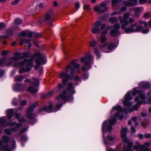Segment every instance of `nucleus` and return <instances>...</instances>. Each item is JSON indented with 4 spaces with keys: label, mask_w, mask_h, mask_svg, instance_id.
Instances as JSON below:
<instances>
[{
    "label": "nucleus",
    "mask_w": 151,
    "mask_h": 151,
    "mask_svg": "<svg viewBox=\"0 0 151 151\" xmlns=\"http://www.w3.org/2000/svg\"><path fill=\"white\" fill-rule=\"evenodd\" d=\"M32 84L35 85H38L40 84L39 81L37 78H32Z\"/></svg>",
    "instance_id": "obj_26"
},
{
    "label": "nucleus",
    "mask_w": 151,
    "mask_h": 151,
    "mask_svg": "<svg viewBox=\"0 0 151 151\" xmlns=\"http://www.w3.org/2000/svg\"><path fill=\"white\" fill-rule=\"evenodd\" d=\"M137 24H138L137 23V22H136L132 24L131 25V26H130V27L132 28H134L133 27L136 26L137 25Z\"/></svg>",
    "instance_id": "obj_59"
},
{
    "label": "nucleus",
    "mask_w": 151,
    "mask_h": 151,
    "mask_svg": "<svg viewBox=\"0 0 151 151\" xmlns=\"http://www.w3.org/2000/svg\"><path fill=\"white\" fill-rule=\"evenodd\" d=\"M26 103L27 101L25 100H24L21 102L20 104L21 106H24L26 104Z\"/></svg>",
    "instance_id": "obj_60"
},
{
    "label": "nucleus",
    "mask_w": 151,
    "mask_h": 151,
    "mask_svg": "<svg viewBox=\"0 0 151 151\" xmlns=\"http://www.w3.org/2000/svg\"><path fill=\"white\" fill-rule=\"evenodd\" d=\"M25 82H28V84H32V81L30 80V79H27L25 81Z\"/></svg>",
    "instance_id": "obj_58"
},
{
    "label": "nucleus",
    "mask_w": 151,
    "mask_h": 151,
    "mask_svg": "<svg viewBox=\"0 0 151 151\" xmlns=\"http://www.w3.org/2000/svg\"><path fill=\"white\" fill-rule=\"evenodd\" d=\"M106 2L105 1H104L99 4V6L101 8H103L106 7Z\"/></svg>",
    "instance_id": "obj_44"
},
{
    "label": "nucleus",
    "mask_w": 151,
    "mask_h": 151,
    "mask_svg": "<svg viewBox=\"0 0 151 151\" xmlns=\"http://www.w3.org/2000/svg\"><path fill=\"white\" fill-rule=\"evenodd\" d=\"M97 44L96 42L95 41H93L91 42L90 45L92 47H95Z\"/></svg>",
    "instance_id": "obj_41"
},
{
    "label": "nucleus",
    "mask_w": 151,
    "mask_h": 151,
    "mask_svg": "<svg viewBox=\"0 0 151 151\" xmlns=\"http://www.w3.org/2000/svg\"><path fill=\"white\" fill-rule=\"evenodd\" d=\"M109 21L111 23H114L117 22V19L115 17H112L109 19Z\"/></svg>",
    "instance_id": "obj_29"
},
{
    "label": "nucleus",
    "mask_w": 151,
    "mask_h": 151,
    "mask_svg": "<svg viewBox=\"0 0 151 151\" xmlns=\"http://www.w3.org/2000/svg\"><path fill=\"white\" fill-rule=\"evenodd\" d=\"M6 59L5 58H3L0 59V65H2L5 62Z\"/></svg>",
    "instance_id": "obj_42"
},
{
    "label": "nucleus",
    "mask_w": 151,
    "mask_h": 151,
    "mask_svg": "<svg viewBox=\"0 0 151 151\" xmlns=\"http://www.w3.org/2000/svg\"><path fill=\"white\" fill-rule=\"evenodd\" d=\"M34 36L35 37L37 38H38L41 36V34L39 33H36L34 32Z\"/></svg>",
    "instance_id": "obj_46"
},
{
    "label": "nucleus",
    "mask_w": 151,
    "mask_h": 151,
    "mask_svg": "<svg viewBox=\"0 0 151 151\" xmlns=\"http://www.w3.org/2000/svg\"><path fill=\"white\" fill-rule=\"evenodd\" d=\"M27 139V138L26 135H22L21 137V139L22 141H26Z\"/></svg>",
    "instance_id": "obj_43"
},
{
    "label": "nucleus",
    "mask_w": 151,
    "mask_h": 151,
    "mask_svg": "<svg viewBox=\"0 0 151 151\" xmlns=\"http://www.w3.org/2000/svg\"><path fill=\"white\" fill-rule=\"evenodd\" d=\"M24 86H14L13 88L14 91L17 92L22 91L24 90L23 88Z\"/></svg>",
    "instance_id": "obj_20"
},
{
    "label": "nucleus",
    "mask_w": 151,
    "mask_h": 151,
    "mask_svg": "<svg viewBox=\"0 0 151 151\" xmlns=\"http://www.w3.org/2000/svg\"><path fill=\"white\" fill-rule=\"evenodd\" d=\"M100 39L101 42L102 43H104L106 41V38L105 37H104L103 35H101Z\"/></svg>",
    "instance_id": "obj_45"
},
{
    "label": "nucleus",
    "mask_w": 151,
    "mask_h": 151,
    "mask_svg": "<svg viewBox=\"0 0 151 151\" xmlns=\"http://www.w3.org/2000/svg\"><path fill=\"white\" fill-rule=\"evenodd\" d=\"M75 69L70 65H69L66 67L65 71H62L59 73V77L61 79L63 84L65 85L69 80L72 81L74 79L75 81L79 79L78 76H75Z\"/></svg>",
    "instance_id": "obj_4"
},
{
    "label": "nucleus",
    "mask_w": 151,
    "mask_h": 151,
    "mask_svg": "<svg viewBox=\"0 0 151 151\" xmlns=\"http://www.w3.org/2000/svg\"><path fill=\"white\" fill-rule=\"evenodd\" d=\"M9 142H10L11 144V149H14L16 147L15 140L13 139L11 140L9 137L6 135L3 136L2 139L0 140V146H1L0 151H11L8 144Z\"/></svg>",
    "instance_id": "obj_5"
},
{
    "label": "nucleus",
    "mask_w": 151,
    "mask_h": 151,
    "mask_svg": "<svg viewBox=\"0 0 151 151\" xmlns=\"http://www.w3.org/2000/svg\"><path fill=\"white\" fill-rule=\"evenodd\" d=\"M128 131L127 128H122L121 130V135L123 142L124 144L123 145V151H133L132 148L133 146V143L129 140L127 137V135ZM150 145V144L148 142H146L143 145H140L138 142H137L135 145L133 146L134 149L138 150L139 149L140 150L138 151H149V149L148 147Z\"/></svg>",
    "instance_id": "obj_3"
},
{
    "label": "nucleus",
    "mask_w": 151,
    "mask_h": 151,
    "mask_svg": "<svg viewBox=\"0 0 151 151\" xmlns=\"http://www.w3.org/2000/svg\"><path fill=\"white\" fill-rule=\"evenodd\" d=\"M104 142L106 147H107L109 145V143L108 142L107 140L104 137Z\"/></svg>",
    "instance_id": "obj_52"
},
{
    "label": "nucleus",
    "mask_w": 151,
    "mask_h": 151,
    "mask_svg": "<svg viewBox=\"0 0 151 151\" xmlns=\"http://www.w3.org/2000/svg\"><path fill=\"white\" fill-rule=\"evenodd\" d=\"M6 115L9 120L10 119L14 114V112L13 109H10L7 110L6 111Z\"/></svg>",
    "instance_id": "obj_14"
},
{
    "label": "nucleus",
    "mask_w": 151,
    "mask_h": 151,
    "mask_svg": "<svg viewBox=\"0 0 151 151\" xmlns=\"http://www.w3.org/2000/svg\"><path fill=\"white\" fill-rule=\"evenodd\" d=\"M123 104L125 108L124 110L119 105L114 106L111 112L115 111L113 117L104 122L102 125V130L103 134L106 131L111 132L113 125L116 122L118 117L120 115L119 119L122 120L123 118V114L126 115L128 112L137 111L138 109V104H146L145 94L143 91L134 88L128 91L124 97Z\"/></svg>",
    "instance_id": "obj_1"
},
{
    "label": "nucleus",
    "mask_w": 151,
    "mask_h": 151,
    "mask_svg": "<svg viewBox=\"0 0 151 151\" xmlns=\"http://www.w3.org/2000/svg\"><path fill=\"white\" fill-rule=\"evenodd\" d=\"M92 32L94 34L98 33L100 32V29L99 28L96 27H94L91 29Z\"/></svg>",
    "instance_id": "obj_27"
},
{
    "label": "nucleus",
    "mask_w": 151,
    "mask_h": 151,
    "mask_svg": "<svg viewBox=\"0 0 151 151\" xmlns=\"http://www.w3.org/2000/svg\"><path fill=\"white\" fill-rule=\"evenodd\" d=\"M28 56V54L27 53H24L22 55V59L24 58H27Z\"/></svg>",
    "instance_id": "obj_62"
},
{
    "label": "nucleus",
    "mask_w": 151,
    "mask_h": 151,
    "mask_svg": "<svg viewBox=\"0 0 151 151\" xmlns=\"http://www.w3.org/2000/svg\"><path fill=\"white\" fill-rule=\"evenodd\" d=\"M102 22L101 21H97L95 24V26L97 27H100L101 24Z\"/></svg>",
    "instance_id": "obj_35"
},
{
    "label": "nucleus",
    "mask_w": 151,
    "mask_h": 151,
    "mask_svg": "<svg viewBox=\"0 0 151 151\" xmlns=\"http://www.w3.org/2000/svg\"><path fill=\"white\" fill-rule=\"evenodd\" d=\"M12 104L15 106H17L18 104L17 99L16 98H14L12 100Z\"/></svg>",
    "instance_id": "obj_40"
},
{
    "label": "nucleus",
    "mask_w": 151,
    "mask_h": 151,
    "mask_svg": "<svg viewBox=\"0 0 151 151\" xmlns=\"http://www.w3.org/2000/svg\"><path fill=\"white\" fill-rule=\"evenodd\" d=\"M25 71V69L23 68H22L19 71V73L20 74L22 73Z\"/></svg>",
    "instance_id": "obj_61"
},
{
    "label": "nucleus",
    "mask_w": 151,
    "mask_h": 151,
    "mask_svg": "<svg viewBox=\"0 0 151 151\" xmlns=\"http://www.w3.org/2000/svg\"><path fill=\"white\" fill-rule=\"evenodd\" d=\"M124 29V31L126 33L135 32V31L134 28H132L130 27L127 28H125Z\"/></svg>",
    "instance_id": "obj_22"
},
{
    "label": "nucleus",
    "mask_w": 151,
    "mask_h": 151,
    "mask_svg": "<svg viewBox=\"0 0 151 151\" xmlns=\"http://www.w3.org/2000/svg\"><path fill=\"white\" fill-rule=\"evenodd\" d=\"M22 53L16 52L15 53V56L10 58V60H11L12 59H13L14 61H17L18 60L22 59Z\"/></svg>",
    "instance_id": "obj_13"
},
{
    "label": "nucleus",
    "mask_w": 151,
    "mask_h": 151,
    "mask_svg": "<svg viewBox=\"0 0 151 151\" xmlns=\"http://www.w3.org/2000/svg\"><path fill=\"white\" fill-rule=\"evenodd\" d=\"M151 137V134L148 133V134H145V138H149Z\"/></svg>",
    "instance_id": "obj_63"
},
{
    "label": "nucleus",
    "mask_w": 151,
    "mask_h": 151,
    "mask_svg": "<svg viewBox=\"0 0 151 151\" xmlns=\"http://www.w3.org/2000/svg\"><path fill=\"white\" fill-rule=\"evenodd\" d=\"M19 1V0H15L12 3V5H15L18 3Z\"/></svg>",
    "instance_id": "obj_54"
},
{
    "label": "nucleus",
    "mask_w": 151,
    "mask_h": 151,
    "mask_svg": "<svg viewBox=\"0 0 151 151\" xmlns=\"http://www.w3.org/2000/svg\"><path fill=\"white\" fill-rule=\"evenodd\" d=\"M147 1V0H139V2L140 4H142L145 3Z\"/></svg>",
    "instance_id": "obj_55"
},
{
    "label": "nucleus",
    "mask_w": 151,
    "mask_h": 151,
    "mask_svg": "<svg viewBox=\"0 0 151 151\" xmlns=\"http://www.w3.org/2000/svg\"><path fill=\"white\" fill-rule=\"evenodd\" d=\"M128 1H124L123 4L127 6H132L136 5L138 4V0H127Z\"/></svg>",
    "instance_id": "obj_10"
},
{
    "label": "nucleus",
    "mask_w": 151,
    "mask_h": 151,
    "mask_svg": "<svg viewBox=\"0 0 151 151\" xmlns=\"http://www.w3.org/2000/svg\"><path fill=\"white\" fill-rule=\"evenodd\" d=\"M101 8L100 6H96L94 8V10L96 12L102 13L106 11L108 9L107 7H105L103 9H102Z\"/></svg>",
    "instance_id": "obj_17"
},
{
    "label": "nucleus",
    "mask_w": 151,
    "mask_h": 151,
    "mask_svg": "<svg viewBox=\"0 0 151 151\" xmlns=\"http://www.w3.org/2000/svg\"><path fill=\"white\" fill-rule=\"evenodd\" d=\"M33 59L31 58L29 59H27V63H26V66L27 67L32 66L33 65L32 63Z\"/></svg>",
    "instance_id": "obj_24"
},
{
    "label": "nucleus",
    "mask_w": 151,
    "mask_h": 151,
    "mask_svg": "<svg viewBox=\"0 0 151 151\" xmlns=\"http://www.w3.org/2000/svg\"><path fill=\"white\" fill-rule=\"evenodd\" d=\"M54 91L53 90L51 91L48 93L42 94L41 97L42 98L46 99L47 97L51 96L54 93Z\"/></svg>",
    "instance_id": "obj_18"
},
{
    "label": "nucleus",
    "mask_w": 151,
    "mask_h": 151,
    "mask_svg": "<svg viewBox=\"0 0 151 151\" xmlns=\"http://www.w3.org/2000/svg\"><path fill=\"white\" fill-rule=\"evenodd\" d=\"M37 103H35L32 104L28 108L26 112V116L29 119H32L35 117L36 115L32 114V112L34 110L35 108L37 105Z\"/></svg>",
    "instance_id": "obj_7"
},
{
    "label": "nucleus",
    "mask_w": 151,
    "mask_h": 151,
    "mask_svg": "<svg viewBox=\"0 0 151 151\" xmlns=\"http://www.w3.org/2000/svg\"><path fill=\"white\" fill-rule=\"evenodd\" d=\"M13 120H10L8 122L7 126H9L10 127L16 125L15 127H14L11 129L6 128L4 129V133L5 134L10 135L12 134V132H17L22 125V123L26 121L25 119L22 118L19 119V123L17 124L16 122H13Z\"/></svg>",
    "instance_id": "obj_6"
},
{
    "label": "nucleus",
    "mask_w": 151,
    "mask_h": 151,
    "mask_svg": "<svg viewBox=\"0 0 151 151\" xmlns=\"http://www.w3.org/2000/svg\"><path fill=\"white\" fill-rule=\"evenodd\" d=\"M34 32H29L28 33V35H28V37L29 38L32 37L33 35H34Z\"/></svg>",
    "instance_id": "obj_51"
},
{
    "label": "nucleus",
    "mask_w": 151,
    "mask_h": 151,
    "mask_svg": "<svg viewBox=\"0 0 151 151\" xmlns=\"http://www.w3.org/2000/svg\"><path fill=\"white\" fill-rule=\"evenodd\" d=\"M58 88L59 91L62 92L57 97L56 101H58L57 104L55 108H53L52 102H48L43 108L39 109L40 112L42 111L49 113L57 111L62 107L63 103L73 100L72 95L76 93L73 86H58Z\"/></svg>",
    "instance_id": "obj_2"
},
{
    "label": "nucleus",
    "mask_w": 151,
    "mask_h": 151,
    "mask_svg": "<svg viewBox=\"0 0 151 151\" xmlns=\"http://www.w3.org/2000/svg\"><path fill=\"white\" fill-rule=\"evenodd\" d=\"M52 20V16L50 14L46 13L45 17L44 20L43 22H47L48 24H50L51 26H52V24L50 21Z\"/></svg>",
    "instance_id": "obj_12"
},
{
    "label": "nucleus",
    "mask_w": 151,
    "mask_h": 151,
    "mask_svg": "<svg viewBox=\"0 0 151 151\" xmlns=\"http://www.w3.org/2000/svg\"><path fill=\"white\" fill-rule=\"evenodd\" d=\"M7 34L8 35H11L13 33V32L11 29L9 30L6 32Z\"/></svg>",
    "instance_id": "obj_56"
},
{
    "label": "nucleus",
    "mask_w": 151,
    "mask_h": 151,
    "mask_svg": "<svg viewBox=\"0 0 151 151\" xmlns=\"http://www.w3.org/2000/svg\"><path fill=\"white\" fill-rule=\"evenodd\" d=\"M143 27L141 25L138 26L136 27V29H135V32H139L142 30L143 29Z\"/></svg>",
    "instance_id": "obj_30"
},
{
    "label": "nucleus",
    "mask_w": 151,
    "mask_h": 151,
    "mask_svg": "<svg viewBox=\"0 0 151 151\" xmlns=\"http://www.w3.org/2000/svg\"><path fill=\"white\" fill-rule=\"evenodd\" d=\"M27 59H26L24 60L23 61L19 62V66H24V65L25 63H27Z\"/></svg>",
    "instance_id": "obj_39"
},
{
    "label": "nucleus",
    "mask_w": 151,
    "mask_h": 151,
    "mask_svg": "<svg viewBox=\"0 0 151 151\" xmlns=\"http://www.w3.org/2000/svg\"><path fill=\"white\" fill-rule=\"evenodd\" d=\"M75 61L78 62V60L77 59H76L75 60H73L72 61V62L70 63L69 65H70L72 67L73 66V67L74 68L78 69L80 67V65L78 63H77L75 62Z\"/></svg>",
    "instance_id": "obj_16"
},
{
    "label": "nucleus",
    "mask_w": 151,
    "mask_h": 151,
    "mask_svg": "<svg viewBox=\"0 0 151 151\" xmlns=\"http://www.w3.org/2000/svg\"><path fill=\"white\" fill-rule=\"evenodd\" d=\"M24 78V76H20L18 77L14 78V80L15 81L20 82Z\"/></svg>",
    "instance_id": "obj_25"
},
{
    "label": "nucleus",
    "mask_w": 151,
    "mask_h": 151,
    "mask_svg": "<svg viewBox=\"0 0 151 151\" xmlns=\"http://www.w3.org/2000/svg\"><path fill=\"white\" fill-rule=\"evenodd\" d=\"M27 35V33L24 31H22L20 32V35L19 37H25Z\"/></svg>",
    "instance_id": "obj_37"
},
{
    "label": "nucleus",
    "mask_w": 151,
    "mask_h": 151,
    "mask_svg": "<svg viewBox=\"0 0 151 151\" xmlns=\"http://www.w3.org/2000/svg\"><path fill=\"white\" fill-rule=\"evenodd\" d=\"M108 30V29H105L104 30L102 33H101V35L104 36V35L106 34Z\"/></svg>",
    "instance_id": "obj_50"
},
{
    "label": "nucleus",
    "mask_w": 151,
    "mask_h": 151,
    "mask_svg": "<svg viewBox=\"0 0 151 151\" xmlns=\"http://www.w3.org/2000/svg\"><path fill=\"white\" fill-rule=\"evenodd\" d=\"M30 39H29L26 38H23L20 39L19 40V45L20 46H22L24 43L28 44L31 41Z\"/></svg>",
    "instance_id": "obj_19"
},
{
    "label": "nucleus",
    "mask_w": 151,
    "mask_h": 151,
    "mask_svg": "<svg viewBox=\"0 0 151 151\" xmlns=\"http://www.w3.org/2000/svg\"><path fill=\"white\" fill-rule=\"evenodd\" d=\"M134 21V19L130 17L129 18V22L130 24L132 23Z\"/></svg>",
    "instance_id": "obj_64"
},
{
    "label": "nucleus",
    "mask_w": 151,
    "mask_h": 151,
    "mask_svg": "<svg viewBox=\"0 0 151 151\" xmlns=\"http://www.w3.org/2000/svg\"><path fill=\"white\" fill-rule=\"evenodd\" d=\"M6 117L3 116L0 117V126L4 125L6 123Z\"/></svg>",
    "instance_id": "obj_21"
},
{
    "label": "nucleus",
    "mask_w": 151,
    "mask_h": 151,
    "mask_svg": "<svg viewBox=\"0 0 151 151\" xmlns=\"http://www.w3.org/2000/svg\"><path fill=\"white\" fill-rule=\"evenodd\" d=\"M94 53L97 56V58H99L100 57V55L99 52V51L97 48H95L94 50Z\"/></svg>",
    "instance_id": "obj_36"
},
{
    "label": "nucleus",
    "mask_w": 151,
    "mask_h": 151,
    "mask_svg": "<svg viewBox=\"0 0 151 151\" xmlns=\"http://www.w3.org/2000/svg\"><path fill=\"white\" fill-rule=\"evenodd\" d=\"M6 27V25L3 22L0 23V31L4 29Z\"/></svg>",
    "instance_id": "obj_31"
},
{
    "label": "nucleus",
    "mask_w": 151,
    "mask_h": 151,
    "mask_svg": "<svg viewBox=\"0 0 151 151\" xmlns=\"http://www.w3.org/2000/svg\"><path fill=\"white\" fill-rule=\"evenodd\" d=\"M22 23V21L19 19H16L15 22L14 24L15 25H18Z\"/></svg>",
    "instance_id": "obj_47"
},
{
    "label": "nucleus",
    "mask_w": 151,
    "mask_h": 151,
    "mask_svg": "<svg viewBox=\"0 0 151 151\" xmlns=\"http://www.w3.org/2000/svg\"><path fill=\"white\" fill-rule=\"evenodd\" d=\"M39 87L38 86H32L29 87L27 90L28 92L34 93L37 92Z\"/></svg>",
    "instance_id": "obj_11"
},
{
    "label": "nucleus",
    "mask_w": 151,
    "mask_h": 151,
    "mask_svg": "<svg viewBox=\"0 0 151 151\" xmlns=\"http://www.w3.org/2000/svg\"><path fill=\"white\" fill-rule=\"evenodd\" d=\"M35 62L36 63V65L35 66V68L36 70H37L40 66V63L38 62V60H36Z\"/></svg>",
    "instance_id": "obj_34"
},
{
    "label": "nucleus",
    "mask_w": 151,
    "mask_h": 151,
    "mask_svg": "<svg viewBox=\"0 0 151 151\" xmlns=\"http://www.w3.org/2000/svg\"><path fill=\"white\" fill-rule=\"evenodd\" d=\"M82 77L84 79H85L88 78V76L87 73H84L82 75Z\"/></svg>",
    "instance_id": "obj_53"
},
{
    "label": "nucleus",
    "mask_w": 151,
    "mask_h": 151,
    "mask_svg": "<svg viewBox=\"0 0 151 151\" xmlns=\"http://www.w3.org/2000/svg\"><path fill=\"white\" fill-rule=\"evenodd\" d=\"M147 96L148 98V104H150L151 103V92L148 93Z\"/></svg>",
    "instance_id": "obj_38"
},
{
    "label": "nucleus",
    "mask_w": 151,
    "mask_h": 151,
    "mask_svg": "<svg viewBox=\"0 0 151 151\" xmlns=\"http://www.w3.org/2000/svg\"><path fill=\"white\" fill-rule=\"evenodd\" d=\"M115 47V45L113 43H110L108 46V49L109 50H111Z\"/></svg>",
    "instance_id": "obj_33"
},
{
    "label": "nucleus",
    "mask_w": 151,
    "mask_h": 151,
    "mask_svg": "<svg viewBox=\"0 0 151 151\" xmlns=\"http://www.w3.org/2000/svg\"><path fill=\"white\" fill-rule=\"evenodd\" d=\"M36 60H38V62L40 63V65L41 64H45L46 63V61L44 60L43 56H40V57L38 58Z\"/></svg>",
    "instance_id": "obj_23"
},
{
    "label": "nucleus",
    "mask_w": 151,
    "mask_h": 151,
    "mask_svg": "<svg viewBox=\"0 0 151 151\" xmlns=\"http://www.w3.org/2000/svg\"><path fill=\"white\" fill-rule=\"evenodd\" d=\"M137 116H135L134 117H132V120L133 121V122H134L135 127H136L138 125V123L136 122V121L137 120Z\"/></svg>",
    "instance_id": "obj_32"
},
{
    "label": "nucleus",
    "mask_w": 151,
    "mask_h": 151,
    "mask_svg": "<svg viewBox=\"0 0 151 151\" xmlns=\"http://www.w3.org/2000/svg\"><path fill=\"white\" fill-rule=\"evenodd\" d=\"M9 52L7 50L4 51L2 52H1V55H4L6 54H7Z\"/></svg>",
    "instance_id": "obj_57"
},
{
    "label": "nucleus",
    "mask_w": 151,
    "mask_h": 151,
    "mask_svg": "<svg viewBox=\"0 0 151 151\" xmlns=\"http://www.w3.org/2000/svg\"><path fill=\"white\" fill-rule=\"evenodd\" d=\"M120 22L122 24L121 28L122 29H124L129 24L127 20L125 19H122Z\"/></svg>",
    "instance_id": "obj_15"
},
{
    "label": "nucleus",
    "mask_w": 151,
    "mask_h": 151,
    "mask_svg": "<svg viewBox=\"0 0 151 151\" xmlns=\"http://www.w3.org/2000/svg\"><path fill=\"white\" fill-rule=\"evenodd\" d=\"M120 25L118 24H115L114 25L113 27L114 29L111 32V34L112 37H115L120 34L118 30L120 29Z\"/></svg>",
    "instance_id": "obj_8"
},
{
    "label": "nucleus",
    "mask_w": 151,
    "mask_h": 151,
    "mask_svg": "<svg viewBox=\"0 0 151 151\" xmlns=\"http://www.w3.org/2000/svg\"><path fill=\"white\" fill-rule=\"evenodd\" d=\"M129 13H125L124 14V19H126L127 20V19L129 18Z\"/></svg>",
    "instance_id": "obj_48"
},
{
    "label": "nucleus",
    "mask_w": 151,
    "mask_h": 151,
    "mask_svg": "<svg viewBox=\"0 0 151 151\" xmlns=\"http://www.w3.org/2000/svg\"><path fill=\"white\" fill-rule=\"evenodd\" d=\"M92 58V55L91 54H89L86 55L84 58H83L81 60L82 62H84V65H89L90 64L89 61Z\"/></svg>",
    "instance_id": "obj_9"
},
{
    "label": "nucleus",
    "mask_w": 151,
    "mask_h": 151,
    "mask_svg": "<svg viewBox=\"0 0 151 151\" xmlns=\"http://www.w3.org/2000/svg\"><path fill=\"white\" fill-rule=\"evenodd\" d=\"M131 9L136 13H139L140 12L141 8L140 7H135L132 8Z\"/></svg>",
    "instance_id": "obj_28"
},
{
    "label": "nucleus",
    "mask_w": 151,
    "mask_h": 151,
    "mask_svg": "<svg viewBox=\"0 0 151 151\" xmlns=\"http://www.w3.org/2000/svg\"><path fill=\"white\" fill-rule=\"evenodd\" d=\"M28 127H26V128H24L23 129H22L20 131V133H24V132L28 130Z\"/></svg>",
    "instance_id": "obj_49"
}]
</instances>
